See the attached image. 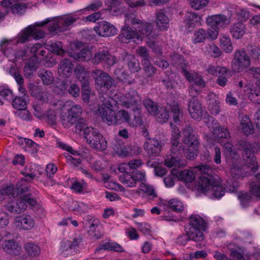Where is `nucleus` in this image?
I'll return each mask as SVG.
<instances>
[{"instance_id":"1","label":"nucleus","mask_w":260,"mask_h":260,"mask_svg":"<svg viewBox=\"0 0 260 260\" xmlns=\"http://www.w3.org/2000/svg\"><path fill=\"white\" fill-rule=\"evenodd\" d=\"M200 171L201 176L196 187L199 192L205 193L210 188L216 198H220L225 193L224 189L219 185L215 177L213 175L212 169L207 165L202 164L197 167Z\"/></svg>"},{"instance_id":"2","label":"nucleus","mask_w":260,"mask_h":260,"mask_svg":"<svg viewBox=\"0 0 260 260\" xmlns=\"http://www.w3.org/2000/svg\"><path fill=\"white\" fill-rule=\"evenodd\" d=\"M206 223L199 215H191L189 223L185 227V233L189 239L194 241H202L204 239L203 231H205Z\"/></svg>"},{"instance_id":"3","label":"nucleus","mask_w":260,"mask_h":260,"mask_svg":"<svg viewBox=\"0 0 260 260\" xmlns=\"http://www.w3.org/2000/svg\"><path fill=\"white\" fill-rule=\"evenodd\" d=\"M236 147L238 150H242V156L245 165L251 167L252 172H255L258 166L252 144L246 140H240L237 141Z\"/></svg>"},{"instance_id":"4","label":"nucleus","mask_w":260,"mask_h":260,"mask_svg":"<svg viewBox=\"0 0 260 260\" xmlns=\"http://www.w3.org/2000/svg\"><path fill=\"white\" fill-rule=\"evenodd\" d=\"M232 13L231 12L228 15L220 14L208 16L206 22L211 28L208 29L209 36L211 39H215L218 34L220 27L224 25L229 24L231 22Z\"/></svg>"},{"instance_id":"5","label":"nucleus","mask_w":260,"mask_h":260,"mask_svg":"<svg viewBox=\"0 0 260 260\" xmlns=\"http://www.w3.org/2000/svg\"><path fill=\"white\" fill-rule=\"evenodd\" d=\"M140 98L134 90H131L126 95L121 98V105L127 109H130L134 113V116L136 120V124L141 125L142 120L140 117V106L139 104Z\"/></svg>"},{"instance_id":"6","label":"nucleus","mask_w":260,"mask_h":260,"mask_svg":"<svg viewBox=\"0 0 260 260\" xmlns=\"http://www.w3.org/2000/svg\"><path fill=\"white\" fill-rule=\"evenodd\" d=\"M84 138L86 143L94 149L102 151L107 147L106 139L94 128H89L85 131Z\"/></svg>"},{"instance_id":"7","label":"nucleus","mask_w":260,"mask_h":260,"mask_svg":"<svg viewBox=\"0 0 260 260\" xmlns=\"http://www.w3.org/2000/svg\"><path fill=\"white\" fill-rule=\"evenodd\" d=\"M51 21L49 18L45 21L36 23V26H29L24 30L21 35L17 38V43H23L30 37L35 39H40L45 36L43 31L40 30L37 27L43 26Z\"/></svg>"},{"instance_id":"8","label":"nucleus","mask_w":260,"mask_h":260,"mask_svg":"<svg viewBox=\"0 0 260 260\" xmlns=\"http://www.w3.org/2000/svg\"><path fill=\"white\" fill-rule=\"evenodd\" d=\"M91 76L94 80L95 85L100 88L104 87L109 89L112 86H115L116 83L114 79L102 70H92Z\"/></svg>"},{"instance_id":"9","label":"nucleus","mask_w":260,"mask_h":260,"mask_svg":"<svg viewBox=\"0 0 260 260\" xmlns=\"http://www.w3.org/2000/svg\"><path fill=\"white\" fill-rule=\"evenodd\" d=\"M250 65V58L244 49L237 50L232 61V68L235 72H240Z\"/></svg>"},{"instance_id":"10","label":"nucleus","mask_w":260,"mask_h":260,"mask_svg":"<svg viewBox=\"0 0 260 260\" xmlns=\"http://www.w3.org/2000/svg\"><path fill=\"white\" fill-rule=\"evenodd\" d=\"M76 21V19L72 16L59 18L57 21L53 20L52 23L48 26L49 30L51 32L56 34L64 31Z\"/></svg>"},{"instance_id":"11","label":"nucleus","mask_w":260,"mask_h":260,"mask_svg":"<svg viewBox=\"0 0 260 260\" xmlns=\"http://www.w3.org/2000/svg\"><path fill=\"white\" fill-rule=\"evenodd\" d=\"M94 30L98 35L104 37L116 35L117 31V29L113 25L105 21L98 23L94 27Z\"/></svg>"},{"instance_id":"12","label":"nucleus","mask_w":260,"mask_h":260,"mask_svg":"<svg viewBox=\"0 0 260 260\" xmlns=\"http://www.w3.org/2000/svg\"><path fill=\"white\" fill-rule=\"evenodd\" d=\"M131 25L135 29L140 32L142 35L146 36L147 37L150 36L152 32V26L147 23H144L142 20L136 18L131 17Z\"/></svg>"},{"instance_id":"13","label":"nucleus","mask_w":260,"mask_h":260,"mask_svg":"<svg viewBox=\"0 0 260 260\" xmlns=\"http://www.w3.org/2000/svg\"><path fill=\"white\" fill-rule=\"evenodd\" d=\"M94 63H106L108 66H113L116 62V58L107 50H103L96 53L93 58Z\"/></svg>"},{"instance_id":"14","label":"nucleus","mask_w":260,"mask_h":260,"mask_svg":"<svg viewBox=\"0 0 260 260\" xmlns=\"http://www.w3.org/2000/svg\"><path fill=\"white\" fill-rule=\"evenodd\" d=\"M4 207L10 213L16 214L23 212L26 210L27 205L24 204L20 197L17 200H12L7 203L4 205Z\"/></svg>"},{"instance_id":"15","label":"nucleus","mask_w":260,"mask_h":260,"mask_svg":"<svg viewBox=\"0 0 260 260\" xmlns=\"http://www.w3.org/2000/svg\"><path fill=\"white\" fill-rule=\"evenodd\" d=\"M188 109L191 117L197 120L201 119L203 116L201 104L197 98H191L188 102Z\"/></svg>"},{"instance_id":"16","label":"nucleus","mask_w":260,"mask_h":260,"mask_svg":"<svg viewBox=\"0 0 260 260\" xmlns=\"http://www.w3.org/2000/svg\"><path fill=\"white\" fill-rule=\"evenodd\" d=\"M183 135L182 141L187 147H199V143L198 137L191 127L188 126L184 128Z\"/></svg>"},{"instance_id":"17","label":"nucleus","mask_w":260,"mask_h":260,"mask_svg":"<svg viewBox=\"0 0 260 260\" xmlns=\"http://www.w3.org/2000/svg\"><path fill=\"white\" fill-rule=\"evenodd\" d=\"M143 147L149 156H158L160 153L161 146L156 139H149L144 143Z\"/></svg>"},{"instance_id":"18","label":"nucleus","mask_w":260,"mask_h":260,"mask_svg":"<svg viewBox=\"0 0 260 260\" xmlns=\"http://www.w3.org/2000/svg\"><path fill=\"white\" fill-rule=\"evenodd\" d=\"M124 63L127 66L130 72L135 73L141 70L138 59L136 56L126 52L122 57Z\"/></svg>"},{"instance_id":"19","label":"nucleus","mask_w":260,"mask_h":260,"mask_svg":"<svg viewBox=\"0 0 260 260\" xmlns=\"http://www.w3.org/2000/svg\"><path fill=\"white\" fill-rule=\"evenodd\" d=\"M73 64L72 61L68 58L62 59L58 66V73L59 76L62 78L69 77L73 69Z\"/></svg>"},{"instance_id":"20","label":"nucleus","mask_w":260,"mask_h":260,"mask_svg":"<svg viewBox=\"0 0 260 260\" xmlns=\"http://www.w3.org/2000/svg\"><path fill=\"white\" fill-rule=\"evenodd\" d=\"M2 248L7 253L12 255H18L21 251V246L13 240H5Z\"/></svg>"},{"instance_id":"21","label":"nucleus","mask_w":260,"mask_h":260,"mask_svg":"<svg viewBox=\"0 0 260 260\" xmlns=\"http://www.w3.org/2000/svg\"><path fill=\"white\" fill-rule=\"evenodd\" d=\"M99 111L102 120L109 125H115V112L107 108H99Z\"/></svg>"},{"instance_id":"22","label":"nucleus","mask_w":260,"mask_h":260,"mask_svg":"<svg viewBox=\"0 0 260 260\" xmlns=\"http://www.w3.org/2000/svg\"><path fill=\"white\" fill-rule=\"evenodd\" d=\"M171 173L175 174L178 179L184 182L189 183L192 182L195 179L194 173L189 170H183L178 171L176 170L173 169Z\"/></svg>"},{"instance_id":"23","label":"nucleus","mask_w":260,"mask_h":260,"mask_svg":"<svg viewBox=\"0 0 260 260\" xmlns=\"http://www.w3.org/2000/svg\"><path fill=\"white\" fill-rule=\"evenodd\" d=\"M69 55L76 60L84 61L90 60L92 54L88 49L83 48L78 52H70L69 53Z\"/></svg>"},{"instance_id":"24","label":"nucleus","mask_w":260,"mask_h":260,"mask_svg":"<svg viewBox=\"0 0 260 260\" xmlns=\"http://www.w3.org/2000/svg\"><path fill=\"white\" fill-rule=\"evenodd\" d=\"M171 64L178 69H181L182 71L187 67L188 62L185 60L183 56L179 54L174 53L171 55Z\"/></svg>"},{"instance_id":"25","label":"nucleus","mask_w":260,"mask_h":260,"mask_svg":"<svg viewBox=\"0 0 260 260\" xmlns=\"http://www.w3.org/2000/svg\"><path fill=\"white\" fill-rule=\"evenodd\" d=\"M185 18V21L188 28H193L196 25L201 23V17L196 13L187 12Z\"/></svg>"},{"instance_id":"26","label":"nucleus","mask_w":260,"mask_h":260,"mask_svg":"<svg viewBox=\"0 0 260 260\" xmlns=\"http://www.w3.org/2000/svg\"><path fill=\"white\" fill-rule=\"evenodd\" d=\"M171 144L170 154L182 158L184 151V148L183 145L179 141L176 139L171 140Z\"/></svg>"},{"instance_id":"27","label":"nucleus","mask_w":260,"mask_h":260,"mask_svg":"<svg viewBox=\"0 0 260 260\" xmlns=\"http://www.w3.org/2000/svg\"><path fill=\"white\" fill-rule=\"evenodd\" d=\"M230 32L234 38L240 39L245 32V25L242 23H235L231 27Z\"/></svg>"},{"instance_id":"28","label":"nucleus","mask_w":260,"mask_h":260,"mask_svg":"<svg viewBox=\"0 0 260 260\" xmlns=\"http://www.w3.org/2000/svg\"><path fill=\"white\" fill-rule=\"evenodd\" d=\"M27 98V96L25 94L21 97L16 96L12 102L13 108L20 111L25 110L26 109Z\"/></svg>"},{"instance_id":"29","label":"nucleus","mask_w":260,"mask_h":260,"mask_svg":"<svg viewBox=\"0 0 260 260\" xmlns=\"http://www.w3.org/2000/svg\"><path fill=\"white\" fill-rule=\"evenodd\" d=\"M181 158L177 156L170 154L167 155L164 160V165L168 168L178 167L181 166Z\"/></svg>"},{"instance_id":"30","label":"nucleus","mask_w":260,"mask_h":260,"mask_svg":"<svg viewBox=\"0 0 260 260\" xmlns=\"http://www.w3.org/2000/svg\"><path fill=\"white\" fill-rule=\"evenodd\" d=\"M74 72L80 82L89 80V72L85 70L84 67L78 64L74 69Z\"/></svg>"},{"instance_id":"31","label":"nucleus","mask_w":260,"mask_h":260,"mask_svg":"<svg viewBox=\"0 0 260 260\" xmlns=\"http://www.w3.org/2000/svg\"><path fill=\"white\" fill-rule=\"evenodd\" d=\"M38 76L41 79L43 84L45 85H50L54 81L52 74L50 71L42 69L38 71Z\"/></svg>"},{"instance_id":"32","label":"nucleus","mask_w":260,"mask_h":260,"mask_svg":"<svg viewBox=\"0 0 260 260\" xmlns=\"http://www.w3.org/2000/svg\"><path fill=\"white\" fill-rule=\"evenodd\" d=\"M130 119V116L127 111L122 110H119L115 113V125L129 122Z\"/></svg>"},{"instance_id":"33","label":"nucleus","mask_w":260,"mask_h":260,"mask_svg":"<svg viewBox=\"0 0 260 260\" xmlns=\"http://www.w3.org/2000/svg\"><path fill=\"white\" fill-rule=\"evenodd\" d=\"M154 116L159 122L165 123L168 121L169 118V111L165 107L160 106Z\"/></svg>"},{"instance_id":"34","label":"nucleus","mask_w":260,"mask_h":260,"mask_svg":"<svg viewBox=\"0 0 260 260\" xmlns=\"http://www.w3.org/2000/svg\"><path fill=\"white\" fill-rule=\"evenodd\" d=\"M155 21L160 29L165 30L166 29V25L169 23V19L162 11H160L157 14Z\"/></svg>"},{"instance_id":"35","label":"nucleus","mask_w":260,"mask_h":260,"mask_svg":"<svg viewBox=\"0 0 260 260\" xmlns=\"http://www.w3.org/2000/svg\"><path fill=\"white\" fill-rule=\"evenodd\" d=\"M241 124L242 130L245 135L248 136L253 133V126L248 118L247 117L243 118L241 121Z\"/></svg>"},{"instance_id":"36","label":"nucleus","mask_w":260,"mask_h":260,"mask_svg":"<svg viewBox=\"0 0 260 260\" xmlns=\"http://www.w3.org/2000/svg\"><path fill=\"white\" fill-rule=\"evenodd\" d=\"M143 104L149 114L153 116L155 115L160 107L150 99L144 100Z\"/></svg>"},{"instance_id":"37","label":"nucleus","mask_w":260,"mask_h":260,"mask_svg":"<svg viewBox=\"0 0 260 260\" xmlns=\"http://www.w3.org/2000/svg\"><path fill=\"white\" fill-rule=\"evenodd\" d=\"M172 113L173 114V120L176 124L180 122V119L182 117V112L180 110L179 105L175 103L169 105Z\"/></svg>"},{"instance_id":"38","label":"nucleus","mask_w":260,"mask_h":260,"mask_svg":"<svg viewBox=\"0 0 260 260\" xmlns=\"http://www.w3.org/2000/svg\"><path fill=\"white\" fill-rule=\"evenodd\" d=\"M81 239L77 238L74 239L72 242L67 241L62 243L61 248L62 251L68 250V249L73 250L75 251L78 247V244L81 242Z\"/></svg>"},{"instance_id":"39","label":"nucleus","mask_w":260,"mask_h":260,"mask_svg":"<svg viewBox=\"0 0 260 260\" xmlns=\"http://www.w3.org/2000/svg\"><path fill=\"white\" fill-rule=\"evenodd\" d=\"M101 249L113 250L118 252H121L124 251L119 244L115 242H108L101 244L96 250H98Z\"/></svg>"},{"instance_id":"40","label":"nucleus","mask_w":260,"mask_h":260,"mask_svg":"<svg viewBox=\"0 0 260 260\" xmlns=\"http://www.w3.org/2000/svg\"><path fill=\"white\" fill-rule=\"evenodd\" d=\"M121 183L126 187H133L136 185V181L132 173H126L119 177Z\"/></svg>"},{"instance_id":"41","label":"nucleus","mask_w":260,"mask_h":260,"mask_svg":"<svg viewBox=\"0 0 260 260\" xmlns=\"http://www.w3.org/2000/svg\"><path fill=\"white\" fill-rule=\"evenodd\" d=\"M26 4L15 1L12 6L11 11L14 15H21L26 11Z\"/></svg>"},{"instance_id":"42","label":"nucleus","mask_w":260,"mask_h":260,"mask_svg":"<svg viewBox=\"0 0 260 260\" xmlns=\"http://www.w3.org/2000/svg\"><path fill=\"white\" fill-rule=\"evenodd\" d=\"M230 173L233 179L237 180L243 178V170L241 165L239 164L231 165Z\"/></svg>"},{"instance_id":"43","label":"nucleus","mask_w":260,"mask_h":260,"mask_svg":"<svg viewBox=\"0 0 260 260\" xmlns=\"http://www.w3.org/2000/svg\"><path fill=\"white\" fill-rule=\"evenodd\" d=\"M31 61L32 60L29 59V61L27 62L23 69L24 75L27 78H31L34 72L37 70V67L36 66L37 62L35 61H32L31 62Z\"/></svg>"},{"instance_id":"44","label":"nucleus","mask_w":260,"mask_h":260,"mask_svg":"<svg viewBox=\"0 0 260 260\" xmlns=\"http://www.w3.org/2000/svg\"><path fill=\"white\" fill-rule=\"evenodd\" d=\"M81 83V95L83 101H87L90 96V82L89 80H85L80 82Z\"/></svg>"},{"instance_id":"45","label":"nucleus","mask_w":260,"mask_h":260,"mask_svg":"<svg viewBox=\"0 0 260 260\" xmlns=\"http://www.w3.org/2000/svg\"><path fill=\"white\" fill-rule=\"evenodd\" d=\"M136 52L138 55L141 57L142 59L141 60V63L150 61L151 58L149 55V53L147 49L144 46L139 47L136 50Z\"/></svg>"},{"instance_id":"46","label":"nucleus","mask_w":260,"mask_h":260,"mask_svg":"<svg viewBox=\"0 0 260 260\" xmlns=\"http://www.w3.org/2000/svg\"><path fill=\"white\" fill-rule=\"evenodd\" d=\"M50 47L51 53L56 54L57 55L63 56L65 53L62 48V43L61 42H56L48 45Z\"/></svg>"},{"instance_id":"47","label":"nucleus","mask_w":260,"mask_h":260,"mask_svg":"<svg viewBox=\"0 0 260 260\" xmlns=\"http://www.w3.org/2000/svg\"><path fill=\"white\" fill-rule=\"evenodd\" d=\"M61 122L64 127H69L73 124H75L76 121L74 119L71 115L67 113H62L60 114Z\"/></svg>"},{"instance_id":"48","label":"nucleus","mask_w":260,"mask_h":260,"mask_svg":"<svg viewBox=\"0 0 260 260\" xmlns=\"http://www.w3.org/2000/svg\"><path fill=\"white\" fill-rule=\"evenodd\" d=\"M142 66L147 77H152L156 73L157 69L151 64L150 61L142 63Z\"/></svg>"},{"instance_id":"49","label":"nucleus","mask_w":260,"mask_h":260,"mask_svg":"<svg viewBox=\"0 0 260 260\" xmlns=\"http://www.w3.org/2000/svg\"><path fill=\"white\" fill-rule=\"evenodd\" d=\"M27 254L31 256H35L40 254V248L34 243H28L25 246Z\"/></svg>"},{"instance_id":"50","label":"nucleus","mask_w":260,"mask_h":260,"mask_svg":"<svg viewBox=\"0 0 260 260\" xmlns=\"http://www.w3.org/2000/svg\"><path fill=\"white\" fill-rule=\"evenodd\" d=\"M26 179L22 178L17 183L15 188L17 196L28 191V187L26 183Z\"/></svg>"},{"instance_id":"51","label":"nucleus","mask_w":260,"mask_h":260,"mask_svg":"<svg viewBox=\"0 0 260 260\" xmlns=\"http://www.w3.org/2000/svg\"><path fill=\"white\" fill-rule=\"evenodd\" d=\"M75 124H76L75 127L76 131L79 132L83 131V135L84 137H85V131L89 128H93L92 126H88L86 120L83 118H79Z\"/></svg>"},{"instance_id":"52","label":"nucleus","mask_w":260,"mask_h":260,"mask_svg":"<svg viewBox=\"0 0 260 260\" xmlns=\"http://www.w3.org/2000/svg\"><path fill=\"white\" fill-rule=\"evenodd\" d=\"M194 38L193 39L194 43H201L203 42L206 38L210 37L207 34L206 31L203 29H199L196 30L194 33Z\"/></svg>"},{"instance_id":"53","label":"nucleus","mask_w":260,"mask_h":260,"mask_svg":"<svg viewBox=\"0 0 260 260\" xmlns=\"http://www.w3.org/2000/svg\"><path fill=\"white\" fill-rule=\"evenodd\" d=\"M121 34L127 39L137 38L138 31L133 30L129 26H124L121 29Z\"/></svg>"},{"instance_id":"54","label":"nucleus","mask_w":260,"mask_h":260,"mask_svg":"<svg viewBox=\"0 0 260 260\" xmlns=\"http://www.w3.org/2000/svg\"><path fill=\"white\" fill-rule=\"evenodd\" d=\"M43 46L41 44L37 43L32 45L29 49V52L32 54L30 56V60L37 62V59L39 55V52L42 49Z\"/></svg>"},{"instance_id":"55","label":"nucleus","mask_w":260,"mask_h":260,"mask_svg":"<svg viewBox=\"0 0 260 260\" xmlns=\"http://www.w3.org/2000/svg\"><path fill=\"white\" fill-rule=\"evenodd\" d=\"M85 221L86 223L84 224V228H89V230L88 231V235L91 237H95L96 239L99 238L100 236L98 235V234L94 233L96 228L98 226V225L93 223V222H91V219L89 220H86Z\"/></svg>"},{"instance_id":"56","label":"nucleus","mask_w":260,"mask_h":260,"mask_svg":"<svg viewBox=\"0 0 260 260\" xmlns=\"http://www.w3.org/2000/svg\"><path fill=\"white\" fill-rule=\"evenodd\" d=\"M225 155L227 161L231 164V165L239 163L240 156L235 150Z\"/></svg>"},{"instance_id":"57","label":"nucleus","mask_w":260,"mask_h":260,"mask_svg":"<svg viewBox=\"0 0 260 260\" xmlns=\"http://www.w3.org/2000/svg\"><path fill=\"white\" fill-rule=\"evenodd\" d=\"M168 205L174 211L181 212L183 211L182 203L176 199L170 200L168 202Z\"/></svg>"},{"instance_id":"58","label":"nucleus","mask_w":260,"mask_h":260,"mask_svg":"<svg viewBox=\"0 0 260 260\" xmlns=\"http://www.w3.org/2000/svg\"><path fill=\"white\" fill-rule=\"evenodd\" d=\"M82 108L79 105H74L68 110L69 114L74 118L76 121L80 118V116L82 113Z\"/></svg>"},{"instance_id":"59","label":"nucleus","mask_w":260,"mask_h":260,"mask_svg":"<svg viewBox=\"0 0 260 260\" xmlns=\"http://www.w3.org/2000/svg\"><path fill=\"white\" fill-rule=\"evenodd\" d=\"M183 153L187 159L190 160H193L198 154V148L188 147L187 149H184Z\"/></svg>"},{"instance_id":"60","label":"nucleus","mask_w":260,"mask_h":260,"mask_svg":"<svg viewBox=\"0 0 260 260\" xmlns=\"http://www.w3.org/2000/svg\"><path fill=\"white\" fill-rule=\"evenodd\" d=\"M238 199L240 201L241 206L244 207H247L251 201V197L248 193L240 192L238 195Z\"/></svg>"},{"instance_id":"61","label":"nucleus","mask_w":260,"mask_h":260,"mask_svg":"<svg viewBox=\"0 0 260 260\" xmlns=\"http://www.w3.org/2000/svg\"><path fill=\"white\" fill-rule=\"evenodd\" d=\"M140 189L146 193L149 196H152L153 198L156 197L157 195L155 193L154 188L152 186L144 183H141L140 186Z\"/></svg>"},{"instance_id":"62","label":"nucleus","mask_w":260,"mask_h":260,"mask_svg":"<svg viewBox=\"0 0 260 260\" xmlns=\"http://www.w3.org/2000/svg\"><path fill=\"white\" fill-rule=\"evenodd\" d=\"M29 48L27 47L25 49H20L15 53V57L17 59L27 60L28 57L30 58V53Z\"/></svg>"},{"instance_id":"63","label":"nucleus","mask_w":260,"mask_h":260,"mask_svg":"<svg viewBox=\"0 0 260 260\" xmlns=\"http://www.w3.org/2000/svg\"><path fill=\"white\" fill-rule=\"evenodd\" d=\"M147 46L152 50V51L157 55L159 56L162 53V49L158 44L157 42L152 40L146 41Z\"/></svg>"},{"instance_id":"64","label":"nucleus","mask_w":260,"mask_h":260,"mask_svg":"<svg viewBox=\"0 0 260 260\" xmlns=\"http://www.w3.org/2000/svg\"><path fill=\"white\" fill-rule=\"evenodd\" d=\"M43 61L49 67H52L57 63L55 55L50 52H47V55Z\"/></svg>"}]
</instances>
